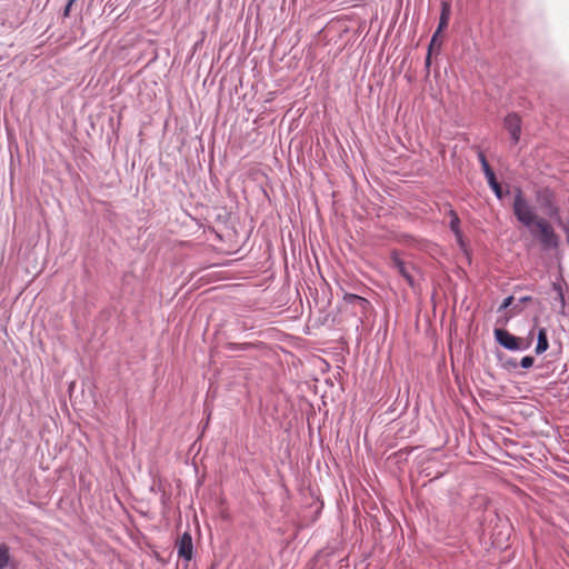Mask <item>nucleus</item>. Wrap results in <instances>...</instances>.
I'll use <instances>...</instances> for the list:
<instances>
[{
  "label": "nucleus",
  "instance_id": "obj_1",
  "mask_svg": "<svg viewBox=\"0 0 569 569\" xmlns=\"http://www.w3.org/2000/svg\"><path fill=\"white\" fill-rule=\"evenodd\" d=\"M512 212L517 221L530 230L543 249L555 250L559 247L560 239L553 227L546 219L537 216L520 187L515 188Z\"/></svg>",
  "mask_w": 569,
  "mask_h": 569
},
{
  "label": "nucleus",
  "instance_id": "obj_2",
  "mask_svg": "<svg viewBox=\"0 0 569 569\" xmlns=\"http://www.w3.org/2000/svg\"><path fill=\"white\" fill-rule=\"evenodd\" d=\"M535 198L542 212L550 219H560V207L557 194L550 187H540L535 191Z\"/></svg>",
  "mask_w": 569,
  "mask_h": 569
},
{
  "label": "nucleus",
  "instance_id": "obj_3",
  "mask_svg": "<svg viewBox=\"0 0 569 569\" xmlns=\"http://www.w3.org/2000/svg\"><path fill=\"white\" fill-rule=\"evenodd\" d=\"M493 337L496 342L508 351H526L530 348V341H525L521 337H517L503 328H495Z\"/></svg>",
  "mask_w": 569,
  "mask_h": 569
},
{
  "label": "nucleus",
  "instance_id": "obj_4",
  "mask_svg": "<svg viewBox=\"0 0 569 569\" xmlns=\"http://www.w3.org/2000/svg\"><path fill=\"white\" fill-rule=\"evenodd\" d=\"M177 555L180 559L186 562H190L194 557V548L192 542V536L189 531H184L176 543Z\"/></svg>",
  "mask_w": 569,
  "mask_h": 569
},
{
  "label": "nucleus",
  "instance_id": "obj_5",
  "mask_svg": "<svg viewBox=\"0 0 569 569\" xmlns=\"http://www.w3.org/2000/svg\"><path fill=\"white\" fill-rule=\"evenodd\" d=\"M503 126L510 134L512 144H517L521 136V119L519 114L509 112L503 119Z\"/></svg>",
  "mask_w": 569,
  "mask_h": 569
},
{
  "label": "nucleus",
  "instance_id": "obj_6",
  "mask_svg": "<svg viewBox=\"0 0 569 569\" xmlns=\"http://www.w3.org/2000/svg\"><path fill=\"white\" fill-rule=\"evenodd\" d=\"M390 263L410 287L415 286V278L410 272L408 264L401 259L399 251L392 250L390 253Z\"/></svg>",
  "mask_w": 569,
  "mask_h": 569
},
{
  "label": "nucleus",
  "instance_id": "obj_7",
  "mask_svg": "<svg viewBox=\"0 0 569 569\" xmlns=\"http://www.w3.org/2000/svg\"><path fill=\"white\" fill-rule=\"evenodd\" d=\"M343 301L347 305H351L353 307L359 308V311L363 316L367 315L369 308L371 307V303L368 299H366L365 297H361L359 295H356V293H345Z\"/></svg>",
  "mask_w": 569,
  "mask_h": 569
},
{
  "label": "nucleus",
  "instance_id": "obj_8",
  "mask_svg": "<svg viewBox=\"0 0 569 569\" xmlns=\"http://www.w3.org/2000/svg\"><path fill=\"white\" fill-rule=\"evenodd\" d=\"M451 17V3L448 0H441L440 17L437 30L442 31L447 29Z\"/></svg>",
  "mask_w": 569,
  "mask_h": 569
},
{
  "label": "nucleus",
  "instance_id": "obj_9",
  "mask_svg": "<svg viewBox=\"0 0 569 569\" xmlns=\"http://www.w3.org/2000/svg\"><path fill=\"white\" fill-rule=\"evenodd\" d=\"M445 213L450 218L449 221V229L452 233H458L459 230H461L460 224V218L457 213V211L453 209L452 204L447 202L445 206Z\"/></svg>",
  "mask_w": 569,
  "mask_h": 569
},
{
  "label": "nucleus",
  "instance_id": "obj_10",
  "mask_svg": "<svg viewBox=\"0 0 569 569\" xmlns=\"http://www.w3.org/2000/svg\"><path fill=\"white\" fill-rule=\"evenodd\" d=\"M549 348L548 331L546 328H539L537 332L536 355L545 353Z\"/></svg>",
  "mask_w": 569,
  "mask_h": 569
},
{
  "label": "nucleus",
  "instance_id": "obj_11",
  "mask_svg": "<svg viewBox=\"0 0 569 569\" xmlns=\"http://www.w3.org/2000/svg\"><path fill=\"white\" fill-rule=\"evenodd\" d=\"M441 33L442 31H439L437 29L435 30L428 44L427 51L433 52V50H436L437 52H440L442 47Z\"/></svg>",
  "mask_w": 569,
  "mask_h": 569
},
{
  "label": "nucleus",
  "instance_id": "obj_12",
  "mask_svg": "<svg viewBox=\"0 0 569 569\" xmlns=\"http://www.w3.org/2000/svg\"><path fill=\"white\" fill-rule=\"evenodd\" d=\"M253 347L251 342H227L224 349L231 352L248 351Z\"/></svg>",
  "mask_w": 569,
  "mask_h": 569
},
{
  "label": "nucleus",
  "instance_id": "obj_13",
  "mask_svg": "<svg viewBox=\"0 0 569 569\" xmlns=\"http://www.w3.org/2000/svg\"><path fill=\"white\" fill-rule=\"evenodd\" d=\"M497 357L501 367L507 371H513L519 367L518 361L515 358L506 357L503 355H498Z\"/></svg>",
  "mask_w": 569,
  "mask_h": 569
},
{
  "label": "nucleus",
  "instance_id": "obj_14",
  "mask_svg": "<svg viewBox=\"0 0 569 569\" xmlns=\"http://www.w3.org/2000/svg\"><path fill=\"white\" fill-rule=\"evenodd\" d=\"M10 561V550L6 543H0V569H4Z\"/></svg>",
  "mask_w": 569,
  "mask_h": 569
},
{
  "label": "nucleus",
  "instance_id": "obj_15",
  "mask_svg": "<svg viewBox=\"0 0 569 569\" xmlns=\"http://www.w3.org/2000/svg\"><path fill=\"white\" fill-rule=\"evenodd\" d=\"M489 188L495 193V196L498 200H502L510 192L509 189L503 191L501 188V184L499 182L490 184Z\"/></svg>",
  "mask_w": 569,
  "mask_h": 569
},
{
  "label": "nucleus",
  "instance_id": "obj_16",
  "mask_svg": "<svg viewBox=\"0 0 569 569\" xmlns=\"http://www.w3.org/2000/svg\"><path fill=\"white\" fill-rule=\"evenodd\" d=\"M552 307L556 308L557 306H559L560 308V312L563 313V309L566 307V299H565V293L563 291H559L558 295L555 296V298L552 299Z\"/></svg>",
  "mask_w": 569,
  "mask_h": 569
},
{
  "label": "nucleus",
  "instance_id": "obj_17",
  "mask_svg": "<svg viewBox=\"0 0 569 569\" xmlns=\"http://www.w3.org/2000/svg\"><path fill=\"white\" fill-rule=\"evenodd\" d=\"M478 160L481 164L482 172H487L492 169L487 160L486 154L482 151L478 152Z\"/></svg>",
  "mask_w": 569,
  "mask_h": 569
},
{
  "label": "nucleus",
  "instance_id": "obj_18",
  "mask_svg": "<svg viewBox=\"0 0 569 569\" xmlns=\"http://www.w3.org/2000/svg\"><path fill=\"white\" fill-rule=\"evenodd\" d=\"M513 301H515V297H513V296H508V297H506V298L502 300L501 305L499 306V308H498V312L505 311V310H507L508 308H510L511 306L513 307V306H515V305H513Z\"/></svg>",
  "mask_w": 569,
  "mask_h": 569
},
{
  "label": "nucleus",
  "instance_id": "obj_19",
  "mask_svg": "<svg viewBox=\"0 0 569 569\" xmlns=\"http://www.w3.org/2000/svg\"><path fill=\"white\" fill-rule=\"evenodd\" d=\"M535 363V358L532 356H525L518 363L523 369H530Z\"/></svg>",
  "mask_w": 569,
  "mask_h": 569
},
{
  "label": "nucleus",
  "instance_id": "obj_20",
  "mask_svg": "<svg viewBox=\"0 0 569 569\" xmlns=\"http://www.w3.org/2000/svg\"><path fill=\"white\" fill-rule=\"evenodd\" d=\"M77 2V0H68L67 3L64 4L63 9H62V12H61V16L63 19L68 18L70 16V12H71V9H72V6Z\"/></svg>",
  "mask_w": 569,
  "mask_h": 569
},
{
  "label": "nucleus",
  "instance_id": "obj_21",
  "mask_svg": "<svg viewBox=\"0 0 569 569\" xmlns=\"http://www.w3.org/2000/svg\"><path fill=\"white\" fill-rule=\"evenodd\" d=\"M531 300H532V297H530V296H525V297L519 298L518 303H516L513 306V310H516V313L521 312L522 309H521L520 305L526 303Z\"/></svg>",
  "mask_w": 569,
  "mask_h": 569
},
{
  "label": "nucleus",
  "instance_id": "obj_22",
  "mask_svg": "<svg viewBox=\"0 0 569 569\" xmlns=\"http://www.w3.org/2000/svg\"><path fill=\"white\" fill-rule=\"evenodd\" d=\"M488 186L498 182L495 171L491 169L487 172H483Z\"/></svg>",
  "mask_w": 569,
  "mask_h": 569
},
{
  "label": "nucleus",
  "instance_id": "obj_23",
  "mask_svg": "<svg viewBox=\"0 0 569 569\" xmlns=\"http://www.w3.org/2000/svg\"><path fill=\"white\" fill-rule=\"evenodd\" d=\"M456 240H457V243L460 248H465L466 247V242H465V239H463V234H462V231L459 230L458 233H453Z\"/></svg>",
  "mask_w": 569,
  "mask_h": 569
},
{
  "label": "nucleus",
  "instance_id": "obj_24",
  "mask_svg": "<svg viewBox=\"0 0 569 569\" xmlns=\"http://www.w3.org/2000/svg\"><path fill=\"white\" fill-rule=\"evenodd\" d=\"M431 56H432V52L431 51H427V54H426V58H425V68L427 70H429V68L431 66Z\"/></svg>",
  "mask_w": 569,
  "mask_h": 569
},
{
  "label": "nucleus",
  "instance_id": "obj_25",
  "mask_svg": "<svg viewBox=\"0 0 569 569\" xmlns=\"http://www.w3.org/2000/svg\"><path fill=\"white\" fill-rule=\"evenodd\" d=\"M533 329H535V328H532V329L529 331V333H528V336H527L526 338H522V340H525V341H530V346L532 345V341H533Z\"/></svg>",
  "mask_w": 569,
  "mask_h": 569
},
{
  "label": "nucleus",
  "instance_id": "obj_26",
  "mask_svg": "<svg viewBox=\"0 0 569 569\" xmlns=\"http://www.w3.org/2000/svg\"><path fill=\"white\" fill-rule=\"evenodd\" d=\"M552 290L556 292V295H558L559 291H563L561 284L558 282L552 283Z\"/></svg>",
  "mask_w": 569,
  "mask_h": 569
},
{
  "label": "nucleus",
  "instance_id": "obj_27",
  "mask_svg": "<svg viewBox=\"0 0 569 569\" xmlns=\"http://www.w3.org/2000/svg\"><path fill=\"white\" fill-rule=\"evenodd\" d=\"M208 569H220V561L213 560Z\"/></svg>",
  "mask_w": 569,
  "mask_h": 569
},
{
  "label": "nucleus",
  "instance_id": "obj_28",
  "mask_svg": "<svg viewBox=\"0 0 569 569\" xmlns=\"http://www.w3.org/2000/svg\"><path fill=\"white\" fill-rule=\"evenodd\" d=\"M485 521H486V518L483 520L480 521V526L483 528V530H486L485 528Z\"/></svg>",
  "mask_w": 569,
  "mask_h": 569
},
{
  "label": "nucleus",
  "instance_id": "obj_29",
  "mask_svg": "<svg viewBox=\"0 0 569 569\" xmlns=\"http://www.w3.org/2000/svg\"><path fill=\"white\" fill-rule=\"evenodd\" d=\"M490 515H493L497 519H499L497 512L493 510V511H490Z\"/></svg>",
  "mask_w": 569,
  "mask_h": 569
}]
</instances>
